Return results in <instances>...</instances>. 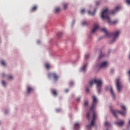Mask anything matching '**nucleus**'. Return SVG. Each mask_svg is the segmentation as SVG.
Wrapping results in <instances>:
<instances>
[{
  "label": "nucleus",
  "mask_w": 130,
  "mask_h": 130,
  "mask_svg": "<svg viewBox=\"0 0 130 130\" xmlns=\"http://www.w3.org/2000/svg\"><path fill=\"white\" fill-rule=\"evenodd\" d=\"M88 14L90 16H94L96 14V9H94L93 11H92V7L90 6V9L88 11Z\"/></svg>",
  "instance_id": "2eb2a0df"
},
{
  "label": "nucleus",
  "mask_w": 130,
  "mask_h": 130,
  "mask_svg": "<svg viewBox=\"0 0 130 130\" xmlns=\"http://www.w3.org/2000/svg\"><path fill=\"white\" fill-rule=\"evenodd\" d=\"M45 68L47 69V70H50L51 68V64L50 63L47 62L45 64Z\"/></svg>",
  "instance_id": "dca6fc26"
},
{
  "label": "nucleus",
  "mask_w": 130,
  "mask_h": 130,
  "mask_svg": "<svg viewBox=\"0 0 130 130\" xmlns=\"http://www.w3.org/2000/svg\"><path fill=\"white\" fill-rule=\"evenodd\" d=\"M65 92L68 93L69 92V89H66Z\"/></svg>",
  "instance_id": "58836bf2"
},
{
  "label": "nucleus",
  "mask_w": 130,
  "mask_h": 130,
  "mask_svg": "<svg viewBox=\"0 0 130 130\" xmlns=\"http://www.w3.org/2000/svg\"><path fill=\"white\" fill-rule=\"evenodd\" d=\"M92 98V106L89 111L87 113V118L88 120H90V114H91V112H92L93 117L91 119L90 123L87 125L86 127L87 130H91V128H92V127L95 125V121L96 120V118H97V113L96 112H95V109H96V107H97V104L99 102V100L97 96L95 95H93Z\"/></svg>",
  "instance_id": "f257e3e1"
},
{
  "label": "nucleus",
  "mask_w": 130,
  "mask_h": 130,
  "mask_svg": "<svg viewBox=\"0 0 130 130\" xmlns=\"http://www.w3.org/2000/svg\"><path fill=\"white\" fill-rule=\"evenodd\" d=\"M129 125H130V120L128 121Z\"/></svg>",
  "instance_id": "79ce46f5"
},
{
  "label": "nucleus",
  "mask_w": 130,
  "mask_h": 130,
  "mask_svg": "<svg viewBox=\"0 0 130 130\" xmlns=\"http://www.w3.org/2000/svg\"><path fill=\"white\" fill-rule=\"evenodd\" d=\"M74 84L75 83H74V82L73 81L70 82V87H72V86H74Z\"/></svg>",
  "instance_id": "2f4dec72"
},
{
  "label": "nucleus",
  "mask_w": 130,
  "mask_h": 130,
  "mask_svg": "<svg viewBox=\"0 0 130 130\" xmlns=\"http://www.w3.org/2000/svg\"><path fill=\"white\" fill-rule=\"evenodd\" d=\"M87 67H88V63H85L80 68V72L81 73H85L87 71Z\"/></svg>",
  "instance_id": "f8f14e48"
},
{
  "label": "nucleus",
  "mask_w": 130,
  "mask_h": 130,
  "mask_svg": "<svg viewBox=\"0 0 130 130\" xmlns=\"http://www.w3.org/2000/svg\"><path fill=\"white\" fill-rule=\"evenodd\" d=\"M34 90V89H33V87H32V86H31V85H28L27 86L26 92H27V94H31V93L33 92Z\"/></svg>",
  "instance_id": "ddd939ff"
},
{
  "label": "nucleus",
  "mask_w": 130,
  "mask_h": 130,
  "mask_svg": "<svg viewBox=\"0 0 130 130\" xmlns=\"http://www.w3.org/2000/svg\"><path fill=\"white\" fill-rule=\"evenodd\" d=\"M115 87L117 93H121L122 92L123 85L121 83L120 79L117 78L115 80Z\"/></svg>",
  "instance_id": "39448f33"
},
{
  "label": "nucleus",
  "mask_w": 130,
  "mask_h": 130,
  "mask_svg": "<svg viewBox=\"0 0 130 130\" xmlns=\"http://www.w3.org/2000/svg\"><path fill=\"white\" fill-rule=\"evenodd\" d=\"M74 126L76 129H78L79 126H80V124L79 123H75Z\"/></svg>",
  "instance_id": "a878e982"
},
{
  "label": "nucleus",
  "mask_w": 130,
  "mask_h": 130,
  "mask_svg": "<svg viewBox=\"0 0 130 130\" xmlns=\"http://www.w3.org/2000/svg\"><path fill=\"white\" fill-rule=\"evenodd\" d=\"M86 92H87V93H89V92H90V89H89V87H88V86H87V87H86Z\"/></svg>",
  "instance_id": "72a5a7b5"
},
{
  "label": "nucleus",
  "mask_w": 130,
  "mask_h": 130,
  "mask_svg": "<svg viewBox=\"0 0 130 130\" xmlns=\"http://www.w3.org/2000/svg\"><path fill=\"white\" fill-rule=\"evenodd\" d=\"M107 91H109L110 96L112 98L113 100H115L116 99V93H115V91H114V89L111 86H108L106 87Z\"/></svg>",
  "instance_id": "0eeeda50"
},
{
  "label": "nucleus",
  "mask_w": 130,
  "mask_h": 130,
  "mask_svg": "<svg viewBox=\"0 0 130 130\" xmlns=\"http://www.w3.org/2000/svg\"><path fill=\"white\" fill-rule=\"evenodd\" d=\"M48 77L49 79H51L53 77L55 81H57L59 77L55 74V73H49L48 74Z\"/></svg>",
  "instance_id": "9d476101"
},
{
  "label": "nucleus",
  "mask_w": 130,
  "mask_h": 130,
  "mask_svg": "<svg viewBox=\"0 0 130 130\" xmlns=\"http://www.w3.org/2000/svg\"><path fill=\"white\" fill-rule=\"evenodd\" d=\"M81 14H85V9H82L81 11Z\"/></svg>",
  "instance_id": "f704fd0d"
},
{
  "label": "nucleus",
  "mask_w": 130,
  "mask_h": 130,
  "mask_svg": "<svg viewBox=\"0 0 130 130\" xmlns=\"http://www.w3.org/2000/svg\"><path fill=\"white\" fill-rule=\"evenodd\" d=\"M83 26H87L88 25V22L86 20H83L82 22Z\"/></svg>",
  "instance_id": "393cba45"
},
{
  "label": "nucleus",
  "mask_w": 130,
  "mask_h": 130,
  "mask_svg": "<svg viewBox=\"0 0 130 130\" xmlns=\"http://www.w3.org/2000/svg\"><path fill=\"white\" fill-rule=\"evenodd\" d=\"M126 2L130 6V0H126Z\"/></svg>",
  "instance_id": "e433bc0d"
},
{
  "label": "nucleus",
  "mask_w": 130,
  "mask_h": 130,
  "mask_svg": "<svg viewBox=\"0 0 130 130\" xmlns=\"http://www.w3.org/2000/svg\"><path fill=\"white\" fill-rule=\"evenodd\" d=\"M120 34V30H116L115 31L113 32L112 33V35H113V38L109 41V43L110 44H112V43H114L116 40H117V39L118 38L119 35Z\"/></svg>",
  "instance_id": "423d86ee"
},
{
  "label": "nucleus",
  "mask_w": 130,
  "mask_h": 130,
  "mask_svg": "<svg viewBox=\"0 0 130 130\" xmlns=\"http://www.w3.org/2000/svg\"><path fill=\"white\" fill-rule=\"evenodd\" d=\"M60 11V8H59V7H57V8L55 9V13H58Z\"/></svg>",
  "instance_id": "cd10ccee"
},
{
  "label": "nucleus",
  "mask_w": 130,
  "mask_h": 130,
  "mask_svg": "<svg viewBox=\"0 0 130 130\" xmlns=\"http://www.w3.org/2000/svg\"><path fill=\"white\" fill-rule=\"evenodd\" d=\"M37 43L38 44H39V43H40V41H38Z\"/></svg>",
  "instance_id": "ea45409f"
},
{
  "label": "nucleus",
  "mask_w": 130,
  "mask_h": 130,
  "mask_svg": "<svg viewBox=\"0 0 130 130\" xmlns=\"http://www.w3.org/2000/svg\"><path fill=\"white\" fill-rule=\"evenodd\" d=\"M109 67V62L108 61H103L101 63H95L93 68L94 70H98V69H103V70H106Z\"/></svg>",
  "instance_id": "20e7f679"
},
{
  "label": "nucleus",
  "mask_w": 130,
  "mask_h": 130,
  "mask_svg": "<svg viewBox=\"0 0 130 130\" xmlns=\"http://www.w3.org/2000/svg\"><path fill=\"white\" fill-rule=\"evenodd\" d=\"M52 94L53 95H54V96H57V92L56 91V90L53 89L52 90Z\"/></svg>",
  "instance_id": "5701e85b"
},
{
  "label": "nucleus",
  "mask_w": 130,
  "mask_h": 130,
  "mask_svg": "<svg viewBox=\"0 0 130 130\" xmlns=\"http://www.w3.org/2000/svg\"><path fill=\"white\" fill-rule=\"evenodd\" d=\"M120 108H121L124 111H118V110H113L112 109V108L111 107H110L109 110L110 112H112L113 113V115L115 117H117V115L118 113L121 114V115H125L126 114V106L123 104H122L120 106Z\"/></svg>",
  "instance_id": "7ed1b4c3"
},
{
  "label": "nucleus",
  "mask_w": 130,
  "mask_h": 130,
  "mask_svg": "<svg viewBox=\"0 0 130 130\" xmlns=\"http://www.w3.org/2000/svg\"><path fill=\"white\" fill-rule=\"evenodd\" d=\"M0 124H2V122L0 121Z\"/></svg>",
  "instance_id": "37998d69"
},
{
  "label": "nucleus",
  "mask_w": 130,
  "mask_h": 130,
  "mask_svg": "<svg viewBox=\"0 0 130 130\" xmlns=\"http://www.w3.org/2000/svg\"><path fill=\"white\" fill-rule=\"evenodd\" d=\"M90 56V55L89 54H86L85 56V59H88V58Z\"/></svg>",
  "instance_id": "473e14b6"
},
{
  "label": "nucleus",
  "mask_w": 130,
  "mask_h": 130,
  "mask_svg": "<svg viewBox=\"0 0 130 130\" xmlns=\"http://www.w3.org/2000/svg\"><path fill=\"white\" fill-rule=\"evenodd\" d=\"M1 85L2 87H6L8 85V82L5 80H1Z\"/></svg>",
  "instance_id": "f3484780"
},
{
  "label": "nucleus",
  "mask_w": 130,
  "mask_h": 130,
  "mask_svg": "<svg viewBox=\"0 0 130 130\" xmlns=\"http://www.w3.org/2000/svg\"><path fill=\"white\" fill-rule=\"evenodd\" d=\"M56 112H60L61 111V110L60 109H57L56 110Z\"/></svg>",
  "instance_id": "c9c22d12"
},
{
  "label": "nucleus",
  "mask_w": 130,
  "mask_h": 130,
  "mask_svg": "<svg viewBox=\"0 0 130 130\" xmlns=\"http://www.w3.org/2000/svg\"><path fill=\"white\" fill-rule=\"evenodd\" d=\"M120 10V7L117 6L116 7L115 9L112 11H109V9L108 8H106L104 11H103L101 14V18L102 19H105L106 21H107V22L109 25H115L116 24H118L119 21L118 19H116L112 21L111 19H110V14H115L118 12Z\"/></svg>",
  "instance_id": "f03ea898"
},
{
  "label": "nucleus",
  "mask_w": 130,
  "mask_h": 130,
  "mask_svg": "<svg viewBox=\"0 0 130 130\" xmlns=\"http://www.w3.org/2000/svg\"><path fill=\"white\" fill-rule=\"evenodd\" d=\"M125 121L123 120H120L119 121H116L115 122V124L116 125H117L118 126H122V125H123L124 124Z\"/></svg>",
  "instance_id": "4468645a"
},
{
  "label": "nucleus",
  "mask_w": 130,
  "mask_h": 130,
  "mask_svg": "<svg viewBox=\"0 0 130 130\" xmlns=\"http://www.w3.org/2000/svg\"><path fill=\"white\" fill-rule=\"evenodd\" d=\"M37 6H34L31 9V11L34 12V11H36V10H37Z\"/></svg>",
  "instance_id": "c85d7f7f"
},
{
  "label": "nucleus",
  "mask_w": 130,
  "mask_h": 130,
  "mask_svg": "<svg viewBox=\"0 0 130 130\" xmlns=\"http://www.w3.org/2000/svg\"><path fill=\"white\" fill-rule=\"evenodd\" d=\"M98 29H99V24H98V23H94L92 29H91V35H93V34H95V33L97 32Z\"/></svg>",
  "instance_id": "1a4fd4ad"
},
{
  "label": "nucleus",
  "mask_w": 130,
  "mask_h": 130,
  "mask_svg": "<svg viewBox=\"0 0 130 130\" xmlns=\"http://www.w3.org/2000/svg\"><path fill=\"white\" fill-rule=\"evenodd\" d=\"M0 62H1L2 66L3 67H6V66H7V62L4 59L0 60Z\"/></svg>",
  "instance_id": "a211bd4d"
},
{
  "label": "nucleus",
  "mask_w": 130,
  "mask_h": 130,
  "mask_svg": "<svg viewBox=\"0 0 130 130\" xmlns=\"http://www.w3.org/2000/svg\"><path fill=\"white\" fill-rule=\"evenodd\" d=\"M95 84H96V88L98 93H101L102 86H103V80L98 78H95Z\"/></svg>",
  "instance_id": "6e6552de"
},
{
  "label": "nucleus",
  "mask_w": 130,
  "mask_h": 130,
  "mask_svg": "<svg viewBox=\"0 0 130 130\" xmlns=\"http://www.w3.org/2000/svg\"><path fill=\"white\" fill-rule=\"evenodd\" d=\"M85 107H88V101L84 102Z\"/></svg>",
  "instance_id": "7c9ffc66"
},
{
  "label": "nucleus",
  "mask_w": 130,
  "mask_h": 130,
  "mask_svg": "<svg viewBox=\"0 0 130 130\" xmlns=\"http://www.w3.org/2000/svg\"><path fill=\"white\" fill-rule=\"evenodd\" d=\"M2 79H5V78H8V75H7L5 73H2L1 75Z\"/></svg>",
  "instance_id": "b1692460"
},
{
  "label": "nucleus",
  "mask_w": 130,
  "mask_h": 130,
  "mask_svg": "<svg viewBox=\"0 0 130 130\" xmlns=\"http://www.w3.org/2000/svg\"><path fill=\"white\" fill-rule=\"evenodd\" d=\"M9 113H10V110L9 109L4 110V114H5V115H7V114H9Z\"/></svg>",
  "instance_id": "aec40b11"
},
{
  "label": "nucleus",
  "mask_w": 130,
  "mask_h": 130,
  "mask_svg": "<svg viewBox=\"0 0 130 130\" xmlns=\"http://www.w3.org/2000/svg\"><path fill=\"white\" fill-rule=\"evenodd\" d=\"M105 126H106V127H109V126H110V123L108 121H106L105 122Z\"/></svg>",
  "instance_id": "4be33fe9"
},
{
  "label": "nucleus",
  "mask_w": 130,
  "mask_h": 130,
  "mask_svg": "<svg viewBox=\"0 0 130 130\" xmlns=\"http://www.w3.org/2000/svg\"><path fill=\"white\" fill-rule=\"evenodd\" d=\"M101 4H102L101 1H97L96 2V6H99V5H101Z\"/></svg>",
  "instance_id": "c756f323"
},
{
  "label": "nucleus",
  "mask_w": 130,
  "mask_h": 130,
  "mask_svg": "<svg viewBox=\"0 0 130 130\" xmlns=\"http://www.w3.org/2000/svg\"><path fill=\"white\" fill-rule=\"evenodd\" d=\"M102 31L105 33L106 38H110L111 37V34L109 33V31H107V29L103 28L102 29Z\"/></svg>",
  "instance_id": "9b49d317"
},
{
  "label": "nucleus",
  "mask_w": 130,
  "mask_h": 130,
  "mask_svg": "<svg viewBox=\"0 0 130 130\" xmlns=\"http://www.w3.org/2000/svg\"><path fill=\"white\" fill-rule=\"evenodd\" d=\"M7 79L9 81H12L14 79V76L13 75H8L7 76Z\"/></svg>",
  "instance_id": "6ab92c4d"
},
{
  "label": "nucleus",
  "mask_w": 130,
  "mask_h": 130,
  "mask_svg": "<svg viewBox=\"0 0 130 130\" xmlns=\"http://www.w3.org/2000/svg\"><path fill=\"white\" fill-rule=\"evenodd\" d=\"M94 84H96V81H95V79L90 81V86H93Z\"/></svg>",
  "instance_id": "412c9836"
},
{
  "label": "nucleus",
  "mask_w": 130,
  "mask_h": 130,
  "mask_svg": "<svg viewBox=\"0 0 130 130\" xmlns=\"http://www.w3.org/2000/svg\"><path fill=\"white\" fill-rule=\"evenodd\" d=\"M63 8L64 10L68 9V3H64L63 4Z\"/></svg>",
  "instance_id": "bb28decb"
},
{
  "label": "nucleus",
  "mask_w": 130,
  "mask_h": 130,
  "mask_svg": "<svg viewBox=\"0 0 130 130\" xmlns=\"http://www.w3.org/2000/svg\"><path fill=\"white\" fill-rule=\"evenodd\" d=\"M75 22H76V21L74 20V23H75Z\"/></svg>",
  "instance_id": "c03bdc74"
},
{
  "label": "nucleus",
  "mask_w": 130,
  "mask_h": 130,
  "mask_svg": "<svg viewBox=\"0 0 130 130\" xmlns=\"http://www.w3.org/2000/svg\"><path fill=\"white\" fill-rule=\"evenodd\" d=\"M80 100H81V98H78L77 101H80Z\"/></svg>",
  "instance_id": "4c0bfd02"
},
{
  "label": "nucleus",
  "mask_w": 130,
  "mask_h": 130,
  "mask_svg": "<svg viewBox=\"0 0 130 130\" xmlns=\"http://www.w3.org/2000/svg\"><path fill=\"white\" fill-rule=\"evenodd\" d=\"M59 34H57L58 37H60V36L59 35Z\"/></svg>",
  "instance_id": "a19ab883"
}]
</instances>
